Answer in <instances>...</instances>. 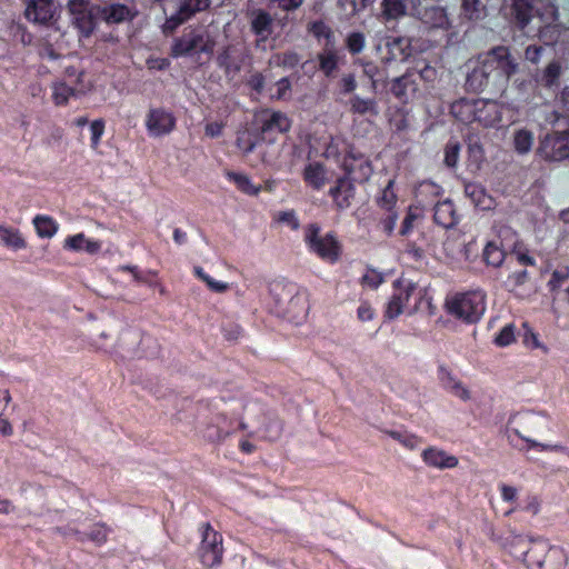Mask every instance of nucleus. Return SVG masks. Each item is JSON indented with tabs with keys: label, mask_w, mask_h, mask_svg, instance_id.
<instances>
[{
	"label": "nucleus",
	"mask_w": 569,
	"mask_h": 569,
	"mask_svg": "<svg viewBox=\"0 0 569 569\" xmlns=\"http://www.w3.org/2000/svg\"><path fill=\"white\" fill-rule=\"evenodd\" d=\"M513 433L521 440V445L513 447L528 460L538 461L541 453H552L569 461V447L562 442L540 441L538 436L549 429V418L542 412L526 411L517 413L510 420Z\"/></svg>",
	"instance_id": "f257e3e1"
},
{
	"label": "nucleus",
	"mask_w": 569,
	"mask_h": 569,
	"mask_svg": "<svg viewBox=\"0 0 569 569\" xmlns=\"http://www.w3.org/2000/svg\"><path fill=\"white\" fill-rule=\"evenodd\" d=\"M144 333L122 319L110 322L106 330L94 340L93 346L116 361H127L148 356L141 348Z\"/></svg>",
	"instance_id": "f03ea898"
},
{
	"label": "nucleus",
	"mask_w": 569,
	"mask_h": 569,
	"mask_svg": "<svg viewBox=\"0 0 569 569\" xmlns=\"http://www.w3.org/2000/svg\"><path fill=\"white\" fill-rule=\"evenodd\" d=\"M221 418L238 420V429L241 431L248 430L250 426L256 427L268 441L278 440L283 431V423L276 415L266 412L258 402L244 398L227 401Z\"/></svg>",
	"instance_id": "7ed1b4c3"
},
{
	"label": "nucleus",
	"mask_w": 569,
	"mask_h": 569,
	"mask_svg": "<svg viewBox=\"0 0 569 569\" xmlns=\"http://www.w3.org/2000/svg\"><path fill=\"white\" fill-rule=\"evenodd\" d=\"M270 293L274 301V310L279 317L289 322L301 325L309 312L308 299L300 293L297 286L290 282H273Z\"/></svg>",
	"instance_id": "20e7f679"
},
{
	"label": "nucleus",
	"mask_w": 569,
	"mask_h": 569,
	"mask_svg": "<svg viewBox=\"0 0 569 569\" xmlns=\"http://www.w3.org/2000/svg\"><path fill=\"white\" fill-rule=\"evenodd\" d=\"M216 44V36L207 27L191 28L173 39L170 56L173 58L190 57L199 53L211 56Z\"/></svg>",
	"instance_id": "39448f33"
},
{
	"label": "nucleus",
	"mask_w": 569,
	"mask_h": 569,
	"mask_svg": "<svg viewBox=\"0 0 569 569\" xmlns=\"http://www.w3.org/2000/svg\"><path fill=\"white\" fill-rule=\"evenodd\" d=\"M446 311L467 323L477 322L486 310V295L481 290L449 296L445 302Z\"/></svg>",
	"instance_id": "423d86ee"
},
{
	"label": "nucleus",
	"mask_w": 569,
	"mask_h": 569,
	"mask_svg": "<svg viewBox=\"0 0 569 569\" xmlns=\"http://www.w3.org/2000/svg\"><path fill=\"white\" fill-rule=\"evenodd\" d=\"M568 562L566 551L558 546H552L548 540L537 538L525 567L527 569H565Z\"/></svg>",
	"instance_id": "0eeeda50"
},
{
	"label": "nucleus",
	"mask_w": 569,
	"mask_h": 569,
	"mask_svg": "<svg viewBox=\"0 0 569 569\" xmlns=\"http://www.w3.org/2000/svg\"><path fill=\"white\" fill-rule=\"evenodd\" d=\"M306 242L310 250L322 260L335 263L341 254V244L332 233L321 234L320 227L309 224L305 234Z\"/></svg>",
	"instance_id": "6e6552de"
},
{
	"label": "nucleus",
	"mask_w": 569,
	"mask_h": 569,
	"mask_svg": "<svg viewBox=\"0 0 569 569\" xmlns=\"http://www.w3.org/2000/svg\"><path fill=\"white\" fill-rule=\"evenodd\" d=\"M198 555L201 565L207 569L216 568L222 563V536L217 532L209 522L203 526L202 540Z\"/></svg>",
	"instance_id": "1a4fd4ad"
},
{
	"label": "nucleus",
	"mask_w": 569,
	"mask_h": 569,
	"mask_svg": "<svg viewBox=\"0 0 569 569\" xmlns=\"http://www.w3.org/2000/svg\"><path fill=\"white\" fill-rule=\"evenodd\" d=\"M490 538L492 541L497 542L500 548L503 549L508 555H510L516 560L521 561L523 565L529 556V552L531 551L535 541H537V538L527 537L515 531L500 535L492 531Z\"/></svg>",
	"instance_id": "9d476101"
},
{
	"label": "nucleus",
	"mask_w": 569,
	"mask_h": 569,
	"mask_svg": "<svg viewBox=\"0 0 569 569\" xmlns=\"http://www.w3.org/2000/svg\"><path fill=\"white\" fill-rule=\"evenodd\" d=\"M538 154L547 161L569 158V130L547 133L539 143Z\"/></svg>",
	"instance_id": "9b49d317"
},
{
	"label": "nucleus",
	"mask_w": 569,
	"mask_h": 569,
	"mask_svg": "<svg viewBox=\"0 0 569 569\" xmlns=\"http://www.w3.org/2000/svg\"><path fill=\"white\" fill-rule=\"evenodd\" d=\"M96 16L107 24H121L132 22L138 16L137 6L130 2H109L103 6L96 7Z\"/></svg>",
	"instance_id": "f8f14e48"
},
{
	"label": "nucleus",
	"mask_w": 569,
	"mask_h": 569,
	"mask_svg": "<svg viewBox=\"0 0 569 569\" xmlns=\"http://www.w3.org/2000/svg\"><path fill=\"white\" fill-rule=\"evenodd\" d=\"M67 9L80 33L90 37L96 28V7L91 8L89 0H69Z\"/></svg>",
	"instance_id": "ddd939ff"
},
{
	"label": "nucleus",
	"mask_w": 569,
	"mask_h": 569,
	"mask_svg": "<svg viewBox=\"0 0 569 569\" xmlns=\"http://www.w3.org/2000/svg\"><path fill=\"white\" fill-rule=\"evenodd\" d=\"M345 153L342 167L347 178L358 182L367 181L372 173L370 161L363 153L349 144L345 146Z\"/></svg>",
	"instance_id": "4468645a"
},
{
	"label": "nucleus",
	"mask_w": 569,
	"mask_h": 569,
	"mask_svg": "<svg viewBox=\"0 0 569 569\" xmlns=\"http://www.w3.org/2000/svg\"><path fill=\"white\" fill-rule=\"evenodd\" d=\"M291 128V121L281 111L264 110L260 114V139L273 142L278 134L286 133Z\"/></svg>",
	"instance_id": "2eb2a0df"
},
{
	"label": "nucleus",
	"mask_w": 569,
	"mask_h": 569,
	"mask_svg": "<svg viewBox=\"0 0 569 569\" xmlns=\"http://www.w3.org/2000/svg\"><path fill=\"white\" fill-rule=\"evenodd\" d=\"M466 109L469 113H472L473 121H478L486 127L495 126L500 122L501 116L499 107L493 101H477L470 102L461 100L455 109Z\"/></svg>",
	"instance_id": "dca6fc26"
},
{
	"label": "nucleus",
	"mask_w": 569,
	"mask_h": 569,
	"mask_svg": "<svg viewBox=\"0 0 569 569\" xmlns=\"http://www.w3.org/2000/svg\"><path fill=\"white\" fill-rule=\"evenodd\" d=\"M486 54L490 62H492V68L498 79L508 80L518 71V62L512 57L508 47H493Z\"/></svg>",
	"instance_id": "f3484780"
},
{
	"label": "nucleus",
	"mask_w": 569,
	"mask_h": 569,
	"mask_svg": "<svg viewBox=\"0 0 569 569\" xmlns=\"http://www.w3.org/2000/svg\"><path fill=\"white\" fill-rule=\"evenodd\" d=\"M396 292L392 295L386 310L389 319L397 318L402 311L409 298L415 293L417 287L408 279L399 278L395 282Z\"/></svg>",
	"instance_id": "a211bd4d"
},
{
	"label": "nucleus",
	"mask_w": 569,
	"mask_h": 569,
	"mask_svg": "<svg viewBox=\"0 0 569 569\" xmlns=\"http://www.w3.org/2000/svg\"><path fill=\"white\" fill-rule=\"evenodd\" d=\"M146 126L150 136L160 137L173 130L176 118L163 108H151L147 114Z\"/></svg>",
	"instance_id": "6ab92c4d"
},
{
	"label": "nucleus",
	"mask_w": 569,
	"mask_h": 569,
	"mask_svg": "<svg viewBox=\"0 0 569 569\" xmlns=\"http://www.w3.org/2000/svg\"><path fill=\"white\" fill-rule=\"evenodd\" d=\"M421 0H382L381 14L386 20H397L406 14L419 16Z\"/></svg>",
	"instance_id": "aec40b11"
},
{
	"label": "nucleus",
	"mask_w": 569,
	"mask_h": 569,
	"mask_svg": "<svg viewBox=\"0 0 569 569\" xmlns=\"http://www.w3.org/2000/svg\"><path fill=\"white\" fill-rule=\"evenodd\" d=\"M491 80H499L487 54L479 64L468 73L466 84L475 92L482 91Z\"/></svg>",
	"instance_id": "412c9836"
},
{
	"label": "nucleus",
	"mask_w": 569,
	"mask_h": 569,
	"mask_svg": "<svg viewBox=\"0 0 569 569\" xmlns=\"http://www.w3.org/2000/svg\"><path fill=\"white\" fill-rule=\"evenodd\" d=\"M26 4V18L39 24H49L52 22L56 8L53 0H23Z\"/></svg>",
	"instance_id": "4be33fe9"
},
{
	"label": "nucleus",
	"mask_w": 569,
	"mask_h": 569,
	"mask_svg": "<svg viewBox=\"0 0 569 569\" xmlns=\"http://www.w3.org/2000/svg\"><path fill=\"white\" fill-rule=\"evenodd\" d=\"M438 378L442 388L450 395L465 402L471 400V391L469 388L447 367L440 366L438 368Z\"/></svg>",
	"instance_id": "5701e85b"
},
{
	"label": "nucleus",
	"mask_w": 569,
	"mask_h": 569,
	"mask_svg": "<svg viewBox=\"0 0 569 569\" xmlns=\"http://www.w3.org/2000/svg\"><path fill=\"white\" fill-rule=\"evenodd\" d=\"M422 461L430 468L452 469L458 466V458L437 447H428L421 453Z\"/></svg>",
	"instance_id": "b1692460"
},
{
	"label": "nucleus",
	"mask_w": 569,
	"mask_h": 569,
	"mask_svg": "<svg viewBox=\"0 0 569 569\" xmlns=\"http://www.w3.org/2000/svg\"><path fill=\"white\" fill-rule=\"evenodd\" d=\"M250 26L252 32L266 41L273 30V18L263 9H256L250 14Z\"/></svg>",
	"instance_id": "393cba45"
},
{
	"label": "nucleus",
	"mask_w": 569,
	"mask_h": 569,
	"mask_svg": "<svg viewBox=\"0 0 569 569\" xmlns=\"http://www.w3.org/2000/svg\"><path fill=\"white\" fill-rule=\"evenodd\" d=\"M330 194L338 209L343 210L351 206L355 198V188L349 178H340L333 188L330 189Z\"/></svg>",
	"instance_id": "a878e982"
},
{
	"label": "nucleus",
	"mask_w": 569,
	"mask_h": 569,
	"mask_svg": "<svg viewBox=\"0 0 569 569\" xmlns=\"http://www.w3.org/2000/svg\"><path fill=\"white\" fill-rule=\"evenodd\" d=\"M435 222L446 229L452 228L458 222V216L450 200L438 201L435 206Z\"/></svg>",
	"instance_id": "bb28decb"
},
{
	"label": "nucleus",
	"mask_w": 569,
	"mask_h": 569,
	"mask_svg": "<svg viewBox=\"0 0 569 569\" xmlns=\"http://www.w3.org/2000/svg\"><path fill=\"white\" fill-rule=\"evenodd\" d=\"M465 193L473 202V204L481 210H489L495 204L492 197L489 196L486 189L479 183H466Z\"/></svg>",
	"instance_id": "cd10ccee"
},
{
	"label": "nucleus",
	"mask_w": 569,
	"mask_h": 569,
	"mask_svg": "<svg viewBox=\"0 0 569 569\" xmlns=\"http://www.w3.org/2000/svg\"><path fill=\"white\" fill-rule=\"evenodd\" d=\"M511 11L516 24L523 30L533 17V6L530 0H512Z\"/></svg>",
	"instance_id": "c85d7f7f"
},
{
	"label": "nucleus",
	"mask_w": 569,
	"mask_h": 569,
	"mask_svg": "<svg viewBox=\"0 0 569 569\" xmlns=\"http://www.w3.org/2000/svg\"><path fill=\"white\" fill-rule=\"evenodd\" d=\"M421 20L423 23L431 28L449 29L451 22L446 10L441 7L427 8L423 13L420 12Z\"/></svg>",
	"instance_id": "c756f323"
},
{
	"label": "nucleus",
	"mask_w": 569,
	"mask_h": 569,
	"mask_svg": "<svg viewBox=\"0 0 569 569\" xmlns=\"http://www.w3.org/2000/svg\"><path fill=\"white\" fill-rule=\"evenodd\" d=\"M64 248L73 251H86L93 254L101 249V243L99 241L88 239L83 233H78L66 239Z\"/></svg>",
	"instance_id": "7c9ffc66"
},
{
	"label": "nucleus",
	"mask_w": 569,
	"mask_h": 569,
	"mask_svg": "<svg viewBox=\"0 0 569 569\" xmlns=\"http://www.w3.org/2000/svg\"><path fill=\"white\" fill-rule=\"evenodd\" d=\"M0 242L11 250L27 248V241L19 230L3 224H0Z\"/></svg>",
	"instance_id": "2f4dec72"
},
{
	"label": "nucleus",
	"mask_w": 569,
	"mask_h": 569,
	"mask_svg": "<svg viewBox=\"0 0 569 569\" xmlns=\"http://www.w3.org/2000/svg\"><path fill=\"white\" fill-rule=\"evenodd\" d=\"M90 90V86H71L67 82L56 83L53 87V100L56 104H64L70 96L82 94Z\"/></svg>",
	"instance_id": "473e14b6"
},
{
	"label": "nucleus",
	"mask_w": 569,
	"mask_h": 569,
	"mask_svg": "<svg viewBox=\"0 0 569 569\" xmlns=\"http://www.w3.org/2000/svg\"><path fill=\"white\" fill-rule=\"evenodd\" d=\"M319 69L327 76L333 77L339 63L338 52L332 47H326L319 54Z\"/></svg>",
	"instance_id": "72a5a7b5"
},
{
	"label": "nucleus",
	"mask_w": 569,
	"mask_h": 569,
	"mask_svg": "<svg viewBox=\"0 0 569 569\" xmlns=\"http://www.w3.org/2000/svg\"><path fill=\"white\" fill-rule=\"evenodd\" d=\"M219 422L227 423L229 426L228 429H223L220 425H210L207 427L206 437L212 443H222L230 435L234 432V428H232L233 422L237 420H223L221 418V413L218 416Z\"/></svg>",
	"instance_id": "f704fd0d"
},
{
	"label": "nucleus",
	"mask_w": 569,
	"mask_h": 569,
	"mask_svg": "<svg viewBox=\"0 0 569 569\" xmlns=\"http://www.w3.org/2000/svg\"><path fill=\"white\" fill-rule=\"evenodd\" d=\"M233 47L228 46L217 57V63L224 70L227 76H233L241 69V62L237 60L233 54Z\"/></svg>",
	"instance_id": "c9c22d12"
},
{
	"label": "nucleus",
	"mask_w": 569,
	"mask_h": 569,
	"mask_svg": "<svg viewBox=\"0 0 569 569\" xmlns=\"http://www.w3.org/2000/svg\"><path fill=\"white\" fill-rule=\"evenodd\" d=\"M210 3V0H177V10L190 20L198 12L207 10Z\"/></svg>",
	"instance_id": "e433bc0d"
},
{
	"label": "nucleus",
	"mask_w": 569,
	"mask_h": 569,
	"mask_svg": "<svg viewBox=\"0 0 569 569\" xmlns=\"http://www.w3.org/2000/svg\"><path fill=\"white\" fill-rule=\"evenodd\" d=\"M305 180L315 189H321L327 181L326 170L320 163H310L303 172Z\"/></svg>",
	"instance_id": "4c0bfd02"
},
{
	"label": "nucleus",
	"mask_w": 569,
	"mask_h": 569,
	"mask_svg": "<svg viewBox=\"0 0 569 569\" xmlns=\"http://www.w3.org/2000/svg\"><path fill=\"white\" fill-rule=\"evenodd\" d=\"M391 60H406L410 56V41L403 37L392 38L387 42Z\"/></svg>",
	"instance_id": "58836bf2"
},
{
	"label": "nucleus",
	"mask_w": 569,
	"mask_h": 569,
	"mask_svg": "<svg viewBox=\"0 0 569 569\" xmlns=\"http://www.w3.org/2000/svg\"><path fill=\"white\" fill-rule=\"evenodd\" d=\"M415 90V82L410 79V74H403L392 80L390 91L402 102L408 100V89Z\"/></svg>",
	"instance_id": "ea45409f"
},
{
	"label": "nucleus",
	"mask_w": 569,
	"mask_h": 569,
	"mask_svg": "<svg viewBox=\"0 0 569 569\" xmlns=\"http://www.w3.org/2000/svg\"><path fill=\"white\" fill-rule=\"evenodd\" d=\"M350 110L353 113H358L361 116H378L379 113L378 106L375 99H362L359 96H355L350 99Z\"/></svg>",
	"instance_id": "a19ab883"
},
{
	"label": "nucleus",
	"mask_w": 569,
	"mask_h": 569,
	"mask_svg": "<svg viewBox=\"0 0 569 569\" xmlns=\"http://www.w3.org/2000/svg\"><path fill=\"white\" fill-rule=\"evenodd\" d=\"M226 174L240 191L250 196H257L259 193L260 187H256L247 174L233 171H228Z\"/></svg>",
	"instance_id": "79ce46f5"
},
{
	"label": "nucleus",
	"mask_w": 569,
	"mask_h": 569,
	"mask_svg": "<svg viewBox=\"0 0 569 569\" xmlns=\"http://www.w3.org/2000/svg\"><path fill=\"white\" fill-rule=\"evenodd\" d=\"M461 8L468 20H482L487 16L486 7L480 0H462Z\"/></svg>",
	"instance_id": "37998d69"
},
{
	"label": "nucleus",
	"mask_w": 569,
	"mask_h": 569,
	"mask_svg": "<svg viewBox=\"0 0 569 569\" xmlns=\"http://www.w3.org/2000/svg\"><path fill=\"white\" fill-rule=\"evenodd\" d=\"M505 259V249L498 246L495 241L487 243L483 250V260L488 266L499 267Z\"/></svg>",
	"instance_id": "c03bdc74"
},
{
	"label": "nucleus",
	"mask_w": 569,
	"mask_h": 569,
	"mask_svg": "<svg viewBox=\"0 0 569 569\" xmlns=\"http://www.w3.org/2000/svg\"><path fill=\"white\" fill-rule=\"evenodd\" d=\"M33 224L37 229V233L41 238H51L58 230V224L56 221L47 216H37L33 219Z\"/></svg>",
	"instance_id": "a18cd8bd"
},
{
	"label": "nucleus",
	"mask_w": 569,
	"mask_h": 569,
	"mask_svg": "<svg viewBox=\"0 0 569 569\" xmlns=\"http://www.w3.org/2000/svg\"><path fill=\"white\" fill-rule=\"evenodd\" d=\"M386 433L410 450L416 449L420 443L419 437L408 431L388 430Z\"/></svg>",
	"instance_id": "49530a36"
},
{
	"label": "nucleus",
	"mask_w": 569,
	"mask_h": 569,
	"mask_svg": "<svg viewBox=\"0 0 569 569\" xmlns=\"http://www.w3.org/2000/svg\"><path fill=\"white\" fill-rule=\"evenodd\" d=\"M533 142L532 133L528 130H519L515 133L513 144L519 153H527L530 151Z\"/></svg>",
	"instance_id": "de8ad7c7"
},
{
	"label": "nucleus",
	"mask_w": 569,
	"mask_h": 569,
	"mask_svg": "<svg viewBox=\"0 0 569 569\" xmlns=\"http://www.w3.org/2000/svg\"><path fill=\"white\" fill-rule=\"evenodd\" d=\"M393 182L389 181L387 187L381 191L380 196L377 199L378 206L386 211H392L397 202L396 193L392 189Z\"/></svg>",
	"instance_id": "09e8293b"
},
{
	"label": "nucleus",
	"mask_w": 569,
	"mask_h": 569,
	"mask_svg": "<svg viewBox=\"0 0 569 569\" xmlns=\"http://www.w3.org/2000/svg\"><path fill=\"white\" fill-rule=\"evenodd\" d=\"M194 273L208 286L213 292H224L229 289V284L226 282L217 281L207 274L201 267H194Z\"/></svg>",
	"instance_id": "8fccbe9b"
},
{
	"label": "nucleus",
	"mask_w": 569,
	"mask_h": 569,
	"mask_svg": "<svg viewBox=\"0 0 569 569\" xmlns=\"http://www.w3.org/2000/svg\"><path fill=\"white\" fill-rule=\"evenodd\" d=\"M461 146L456 140H449L445 148V163L449 168H455L458 163Z\"/></svg>",
	"instance_id": "3c124183"
},
{
	"label": "nucleus",
	"mask_w": 569,
	"mask_h": 569,
	"mask_svg": "<svg viewBox=\"0 0 569 569\" xmlns=\"http://www.w3.org/2000/svg\"><path fill=\"white\" fill-rule=\"evenodd\" d=\"M561 67L558 61L550 62L543 72L542 80L547 87H551L560 76Z\"/></svg>",
	"instance_id": "603ef678"
},
{
	"label": "nucleus",
	"mask_w": 569,
	"mask_h": 569,
	"mask_svg": "<svg viewBox=\"0 0 569 569\" xmlns=\"http://www.w3.org/2000/svg\"><path fill=\"white\" fill-rule=\"evenodd\" d=\"M346 44L351 53H359L365 47V36L361 32H352L347 37Z\"/></svg>",
	"instance_id": "864d4df0"
},
{
	"label": "nucleus",
	"mask_w": 569,
	"mask_h": 569,
	"mask_svg": "<svg viewBox=\"0 0 569 569\" xmlns=\"http://www.w3.org/2000/svg\"><path fill=\"white\" fill-rule=\"evenodd\" d=\"M278 66L295 68L300 62V56L295 51H287L276 57Z\"/></svg>",
	"instance_id": "5fc2aeb1"
},
{
	"label": "nucleus",
	"mask_w": 569,
	"mask_h": 569,
	"mask_svg": "<svg viewBox=\"0 0 569 569\" xmlns=\"http://www.w3.org/2000/svg\"><path fill=\"white\" fill-rule=\"evenodd\" d=\"M91 131V147L97 150L100 143V139L104 131V121L102 119H98L91 122L90 124Z\"/></svg>",
	"instance_id": "6e6d98bb"
},
{
	"label": "nucleus",
	"mask_w": 569,
	"mask_h": 569,
	"mask_svg": "<svg viewBox=\"0 0 569 569\" xmlns=\"http://www.w3.org/2000/svg\"><path fill=\"white\" fill-rule=\"evenodd\" d=\"M188 20L177 10L171 17H169L162 26V30L166 34L172 33L179 26L187 22Z\"/></svg>",
	"instance_id": "4d7b16f0"
},
{
	"label": "nucleus",
	"mask_w": 569,
	"mask_h": 569,
	"mask_svg": "<svg viewBox=\"0 0 569 569\" xmlns=\"http://www.w3.org/2000/svg\"><path fill=\"white\" fill-rule=\"evenodd\" d=\"M107 528L103 525H94L90 532L86 535V540L90 539L96 543H103L107 540Z\"/></svg>",
	"instance_id": "13d9d810"
},
{
	"label": "nucleus",
	"mask_w": 569,
	"mask_h": 569,
	"mask_svg": "<svg viewBox=\"0 0 569 569\" xmlns=\"http://www.w3.org/2000/svg\"><path fill=\"white\" fill-rule=\"evenodd\" d=\"M83 72H80L76 68L70 67L66 70V79L63 82H67L71 86H87L83 81Z\"/></svg>",
	"instance_id": "bf43d9fd"
},
{
	"label": "nucleus",
	"mask_w": 569,
	"mask_h": 569,
	"mask_svg": "<svg viewBox=\"0 0 569 569\" xmlns=\"http://www.w3.org/2000/svg\"><path fill=\"white\" fill-rule=\"evenodd\" d=\"M361 282L365 286L376 289L382 282V276L375 270H369L362 276Z\"/></svg>",
	"instance_id": "052dcab7"
},
{
	"label": "nucleus",
	"mask_w": 569,
	"mask_h": 569,
	"mask_svg": "<svg viewBox=\"0 0 569 569\" xmlns=\"http://www.w3.org/2000/svg\"><path fill=\"white\" fill-rule=\"evenodd\" d=\"M513 340L515 336L511 326H506L495 339L496 343L501 347L510 345Z\"/></svg>",
	"instance_id": "680f3d73"
},
{
	"label": "nucleus",
	"mask_w": 569,
	"mask_h": 569,
	"mask_svg": "<svg viewBox=\"0 0 569 569\" xmlns=\"http://www.w3.org/2000/svg\"><path fill=\"white\" fill-rule=\"evenodd\" d=\"M56 531L63 537H73L80 542L86 541V533L80 532L77 528L70 525L64 527H58L56 528Z\"/></svg>",
	"instance_id": "e2e57ef3"
},
{
	"label": "nucleus",
	"mask_w": 569,
	"mask_h": 569,
	"mask_svg": "<svg viewBox=\"0 0 569 569\" xmlns=\"http://www.w3.org/2000/svg\"><path fill=\"white\" fill-rule=\"evenodd\" d=\"M223 333L227 340L237 341L242 335V329L239 325L229 322L223 327Z\"/></svg>",
	"instance_id": "0e129e2a"
},
{
	"label": "nucleus",
	"mask_w": 569,
	"mask_h": 569,
	"mask_svg": "<svg viewBox=\"0 0 569 569\" xmlns=\"http://www.w3.org/2000/svg\"><path fill=\"white\" fill-rule=\"evenodd\" d=\"M542 51H543V47H541V46H535V44L528 46L525 50V58H526V60L536 64L540 61Z\"/></svg>",
	"instance_id": "69168bd1"
},
{
	"label": "nucleus",
	"mask_w": 569,
	"mask_h": 569,
	"mask_svg": "<svg viewBox=\"0 0 569 569\" xmlns=\"http://www.w3.org/2000/svg\"><path fill=\"white\" fill-rule=\"evenodd\" d=\"M522 510L532 517L537 516L540 511L539 499L535 496L528 497L525 501V506L522 507Z\"/></svg>",
	"instance_id": "338daca9"
},
{
	"label": "nucleus",
	"mask_w": 569,
	"mask_h": 569,
	"mask_svg": "<svg viewBox=\"0 0 569 569\" xmlns=\"http://www.w3.org/2000/svg\"><path fill=\"white\" fill-rule=\"evenodd\" d=\"M406 253L416 262H420L425 259V251L412 242L407 244Z\"/></svg>",
	"instance_id": "774afa93"
}]
</instances>
